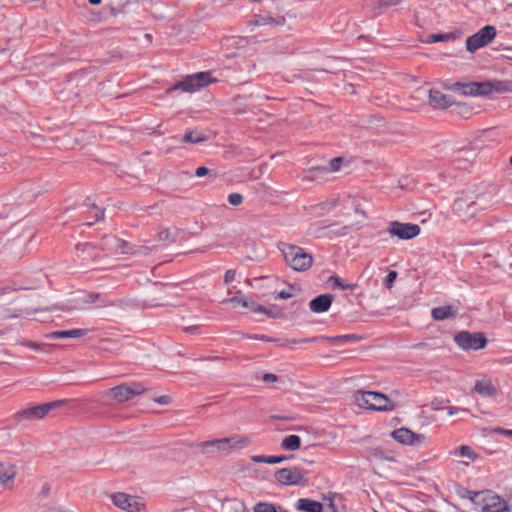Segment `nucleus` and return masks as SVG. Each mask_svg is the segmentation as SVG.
Wrapping results in <instances>:
<instances>
[{"label": "nucleus", "mask_w": 512, "mask_h": 512, "mask_svg": "<svg viewBox=\"0 0 512 512\" xmlns=\"http://www.w3.org/2000/svg\"><path fill=\"white\" fill-rule=\"evenodd\" d=\"M457 311L451 305L435 307L431 311L432 318L436 321L451 319L456 317Z\"/></svg>", "instance_id": "nucleus-24"}, {"label": "nucleus", "mask_w": 512, "mask_h": 512, "mask_svg": "<svg viewBox=\"0 0 512 512\" xmlns=\"http://www.w3.org/2000/svg\"><path fill=\"white\" fill-rule=\"evenodd\" d=\"M289 458L290 457H287V456H268V464L281 463Z\"/></svg>", "instance_id": "nucleus-43"}, {"label": "nucleus", "mask_w": 512, "mask_h": 512, "mask_svg": "<svg viewBox=\"0 0 512 512\" xmlns=\"http://www.w3.org/2000/svg\"><path fill=\"white\" fill-rule=\"evenodd\" d=\"M510 164H511V166H512V156L510 157Z\"/></svg>", "instance_id": "nucleus-60"}, {"label": "nucleus", "mask_w": 512, "mask_h": 512, "mask_svg": "<svg viewBox=\"0 0 512 512\" xmlns=\"http://www.w3.org/2000/svg\"><path fill=\"white\" fill-rule=\"evenodd\" d=\"M82 302L92 305L94 308L116 307L122 304L119 299H111L106 293H89L86 294Z\"/></svg>", "instance_id": "nucleus-15"}, {"label": "nucleus", "mask_w": 512, "mask_h": 512, "mask_svg": "<svg viewBox=\"0 0 512 512\" xmlns=\"http://www.w3.org/2000/svg\"><path fill=\"white\" fill-rule=\"evenodd\" d=\"M155 401L157 403H159V404L166 405V404L169 403L170 397L166 396V395H163V396H160V397L156 398Z\"/></svg>", "instance_id": "nucleus-52"}, {"label": "nucleus", "mask_w": 512, "mask_h": 512, "mask_svg": "<svg viewBox=\"0 0 512 512\" xmlns=\"http://www.w3.org/2000/svg\"><path fill=\"white\" fill-rule=\"evenodd\" d=\"M158 239L164 242H173L174 238L171 236L169 230L165 229L158 233Z\"/></svg>", "instance_id": "nucleus-38"}, {"label": "nucleus", "mask_w": 512, "mask_h": 512, "mask_svg": "<svg viewBox=\"0 0 512 512\" xmlns=\"http://www.w3.org/2000/svg\"><path fill=\"white\" fill-rule=\"evenodd\" d=\"M473 505L478 512H508V503L505 499L491 491H480L473 495Z\"/></svg>", "instance_id": "nucleus-4"}, {"label": "nucleus", "mask_w": 512, "mask_h": 512, "mask_svg": "<svg viewBox=\"0 0 512 512\" xmlns=\"http://www.w3.org/2000/svg\"><path fill=\"white\" fill-rule=\"evenodd\" d=\"M329 281L334 288H339L341 290H354L356 288V284H346L338 276H331Z\"/></svg>", "instance_id": "nucleus-29"}, {"label": "nucleus", "mask_w": 512, "mask_h": 512, "mask_svg": "<svg viewBox=\"0 0 512 512\" xmlns=\"http://www.w3.org/2000/svg\"><path fill=\"white\" fill-rule=\"evenodd\" d=\"M301 447V438L298 435L290 434L283 438L281 448L287 451H296Z\"/></svg>", "instance_id": "nucleus-28"}, {"label": "nucleus", "mask_w": 512, "mask_h": 512, "mask_svg": "<svg viewBox=\"0 0 512 512\" xmlns=\"http://www.w3.org/2000/svg\"><path fill=\"white\" fill-rule=\"evenodd\" d=\"M454 341L462 350H480L487 344L484 333L469 331H460L454 336Z\"/></svg>", "instance_id": "nucleus-8"}, {"label": "nucleus", "mask_w": 512, "mask_h": 512, "mask_svg": "<svg viewBox=\"0 0 512 512\" xmlns=\"http://www.w3.org/2000/svg\"><path fill=\"white\" fill-rule=\"evenodd\" d=\"M250 443L251 439L249 437L235 434L231 437L203 441L199 444V448L205 450L209 445L217 444L218 452L229 454L234 450H240L249 446Z\"/></svg>", "instance_id": "nucleus-5"}, {"label": "nucleus", "mask_w": 512, "mask_h": 512, "mask_svg": "<svg viewBox=\"0 0 512 512\" xmlns=\"http://www.w3.org/2000/svg\"><path fill=\"white\" fill-rule=\"evenodd\" d=\"M333 301L331 294H321L309 302V308L314 313H323L328 311Z\"/></svg>", "instance_id": "nucleus-21"}, {"label": "nucleus", "mask_w": 512, "mask_h": 512, "mask_svg": "<svg viewBox=\"0 0 512 512\" xmlns=\"http://www.w3.org/2000/svg\"><path fill=\"white\" fill-rule=\"evenodd\" d=\"M145 392V387L139 382L121 384L110 389L111 396L118 402H126L136 395Z\"/></svg>", "instance_id": "nucleus-11"}, {"label": "nucleus", "mask_w": 512, "mask_h": 512, "mask_svg": "<svg viewBox=\"0 0 512 512\" xmlns=\"http://www.w3.org/2000/svg\"><path fill=\"white\" fill-rule=\"evenodd\" d=\"M305 478V472L297 467H287L276 471L275 479L281 485H299Z\"/></svg>", "instance_id": "nucleus-13"}, {"label": "nucleus", "mask_w": 512, "mask_h": 512, "mask_svg": "<svg viewBox=\"0 0 512 512\" xmlns=\"http://www.w3.org/2000/svg\"><path fill=\"white\" fill-rule=\"evenodd\" d=\"M314 340H315L314 338H312V339H309V338L287 339L285 344L291 345V344L310 343V342H313Z\"/></svg>", "instance_id": "nucleus-41"}, {"label": "nucleus", "mask_w": 512, "mask_h": 512, "mask_svg": "<svg viewBox=\"0 0 512 512\" xmlns=\"http://www.w3.org/2000/svg\"><path fill=\"white\" fill-rule=\"evenodd\" d=\"M251 460L255 463H267L268 464V456L266 455H253Z\"/></svg>", "instance_id": "nucleus-49"}, {"label": "nucleus", "mask_w": 512, "mask_h": 512, "mask_svg": "<svg viewBox=\"0 0 512 512\" xmlns=\"http://www.w3.org/2000/svg\"><path fill=\"white\" fill-rule=\"evenodd\" d=\"M495 36L496 28L494 26L487 25L467 38L466 48L469 52H474L489 44Z\"/></svg>", "instance_id": "nucleus-9"}, {"label": "nucleus", "mask_w": 512, "mask_h": 512, "mask_svg": "<svg viewBox=\"0 0 512 512\" xmlns=\"http://www.w3.org/2000/svg\"><path fill=\"white\" fill-rule=\"evenodd\" d=\"M18 469L9 462H0V487L11 490L14 487L15 477Z\"/></svg>", "instance_id": "nucleus-17"}, {"label": "nucleus", "mask_w": 512, "mask_h": 512, "mask_svg": "<svg viewBox=\"0 0 512 512\" xmlns=\"http://www.w3.org/2000/svg\"><path fill=\"white\" fill-rule=\"evenodd\" d=\"M51 512H73L67 508L61 507V506H55L51 508Z\"/></svg>", "instance_id": "nucleus-53"}, {"label": "nucleus", "mask_w": 512, "mask_h": 512, "mask_svg": "<svg viewBox=\"0 0 512 512\" xmlns=\"http://www.w3.org/2000/svg\"><path fill=\"white\" fill-rule=\"evenodd\" d=\"M92 208L95 210V220L86 222L85 225L92 226L95 222H98L99 220L103 219L104 217V210L98 208L94 203L91 204Z\"/></svg>", "instance_id": "nucleus-34"}, {"label": "nucleus", "mask_w": 512, "mask_h": 512, "mask_svg": "<svg viewBox=\"0 0 512 512\" xmlns=\"http://www.w3.org/2000/svg\"><path fill=\"white\" fill-rule=\"evenodd\" d=\"M244 337L248 338V339L261 340V341H265V342H276V341H278L275 338H272L270 336L263 335V334H246V335H244Z\"/></svg>", "instance_id": "nucleus-33"}, {"label": "nucleus", "mask_w": 512, "mask_h": 512, "mask_svg": "<svg viewBox=\"0 0 512 512\" xmlns=\"http://www.w3.org/2000/svg\"><path fill=\"white\" fill-rule=\"evenodd\" d=\"M77 256L83 264H88L91 261L97 260L102 257L99 248L93 243H82L76 246Z\"/></svg>", "instance_id": "nucleus-18"}, {"label": "nucleus", "mask_w": 512, "mask_h": 512, "mask_svg": "<svg viewBox=\"0 0 512 512\" xmlns=\"http://www.w3.org/2000/svg\"><path fill=\"white\" fill-rule=\"evenodd\" d=\"M275 23V20L267 15H255L252 24L255 26H264Z\"/></svg>", "instance_id": "nucleus-31"}, {"label": "nucleus", "mask_w": 512, "mask_h": 512, "mask_svg": "<svg viewBox=\"0 0 512 512\" xmlns=\"http://www.w3.org/2000/svg\"><path fill=\"white\" fill-rule=\"evenodd\" d=\"M454 103L451 96L432 88L429 90V104L434 109H446Z\"/></svg>", "instance_id": "nucleus-19"}, {"label": "nucleus", "mask_w": 512, "mask_h": 512, "mask_svg": "<svg viewBox=\"0 0 512 512\" xmlns=\"http://www.w3.org/2000/svg\"><path fill=\"white\" fill-rule=\"evenodd\" d=\"M7 318H14L16 317V315H9V316H6Z\"/></svg>", "instance_id": "nucleus-59"}, {"label": "nucleus", "mask_w": 512, "mask_h": 512, "mask_svg": "<svg viewBox=\"0 0 512 512\" xmlns=\"http://www.w3.org/2000/svg\"><path fill=\"white\" fill-rule=\"evenodd\" d=\"M235 275H236V273H235V271H234V270H232V269L227 270V271L225 272V275H224V282H225L226 284L231 283V282L235 279Z\"/></svg>", "instance_id": "nucleus-46"}, {"label": "nucleus", "mask_w": 512, "mask_h": 512, "mask_svg": "<svg viewBox=\"0 0 512 512\" xmlns=\"http://www.w3.org/2000/svg\"><path fill=\"white\" fill-rule=\"evenodd\" d=\"M341 164H342V158H340V157L333 158V159L329 162V168H330V171H332V172H337V171H339V169H340V167H341Z\"/></svg>", "instance_id": "nucleus-37"}, {"label": "nucleus", "mask_w": 512, "mask_h": 512, "mask_svg": "<svg viewBox=\"0 0 512 512\" xmlns=\"http://www.w3.org/2000/svg\"><path fill=\"white\" fill-rule=\"evenodd\" d=\"M49 491H50V487L47 484L42 486V493L44 495H47L49 493Z\"/></svg>", "instance_id": "nucleus-55"}, {"label": "nucleus", "mask_w": 512, "mask_h": 512, "mask_svg": "<svg viewBox=\"0 0 512 512\" xmlns=\"http://www.w3.org/2000/svg\"><path fill=\"white\" fill-rule=\"evenodd\" d=\"M460 36L461 33L459 31L431 34L428 36L426 43L449 42L459 38Z\"/></svg>", "instance_id": "nucleus-27"}, {"label": "nucleus", "mask_w": 512, "mask_h": 512, "mask_svg": "<svg viewBox=\"0 0 512 512\" xmlns=\"http://www.w3.org/2000/svg\"><path fill=\"white\" fill-rule=\"evenodd\" d=\"M65 403L64 400H55L33 407H29L22 411H18L13 415L15 421L20 422L22 420L34 421L45 418L52 410L61 407Z\"/></svg>", "instance_id": "nucleus-7"}, {"label": "nucleus", "mask_w": 512, "mask_h": 512, "mask_svg": "<svg viewBox=\"0 0 512 512\" xmlns=\"http://www.w3.org/2000/svg\"><path fill=\"white\" fill-rule=\"evenodd\" d=\"M337 202H338V199H336V198L330 199V200H328V201H326V202L321 204L322 205V209L330 211L334 206H336Z\"/></svg>", "instance_id": "nucleus-45"}, {"label": "nucleus", "mask_w": 512, "mask_h": 512, "mask_svg": "<svg viewBox=\"0 0 512 512\" xmlns=\"http://www.w3.org/2000/svg\"><path fill=\"white\" fill-rule=\"evenodd\" d=\"M295 507L298 511L303 512H323L321 502L309 498H300L297 500Z\"/></svg>", "instance_id": "nucleus-23"}, {"label": "nucleus", "mask_w": 512, "mask_h": 512, "mask_svg": "<svg viewBox=\"0 0 512 512\" xmlns=\"http://www.w3.org/2000/svg\"><path fill=\"white\" fill-rule=\"evenodd\" d=\"M281 251L284 256L285 262L294 271H307L313 265L312 255L306 252L302 247L290 244H283Z\"/></svg>", "instance_id": "nucleus-2"}, {"label": "nucleus", "mask_w": 512, "mask_h": 512, "mask_svg": "<svg viewBox=\"0 0 512 512\" xmlns=\"http://www.w3.org/2000/svg\"><path fill=\"white\" fill-rule=\"evenodd\" d=\"M231 303L239 304L245 308L250 309L252 312L255 313H263L268 316H273L272 312L267 310L264 306L257 304L256 302L249 300L244 297H232L228 300Z\"/></svg>", "instance_id": "nucleus-22"}, {"label": "nucleus", "mask_w": 512, "mask_h": 512, "mask_svg": "<svg viewBox=\"0 0 512 512\" xmlns=\"http://www.w3.org/2000/svg\"><path fill=\"white\" fill-rule=\"evenodd\" d=\"M510 251H511V253H512V245H511V247H510Z\"/></svg>", "instance_id": "nucleus-61"}, {"label": "nucleus", "mask_w": 512, "mask_h": 512, "mask_svg": "<svg viewBox=\"0 0 512 512\" xmlns=\"http://www.w3.org/2000/svg\"><path fill=\"white\" fill-rule=\"evenodd\" d=\"M400 2L401 0H378V6L388 8L398 5Z\"/></svg>", "instance_id": "nucleus-40"}, {"label": "nucleus", "mask_w": 512, "mask_h": 512, "mask_svg": "<svg viewBox=\"0 0 512 512\" xmlns=\"http://www.w3.org/2000/svg\"><path fill=\"white\" fill-rule=\"evenodd\" d=\"M487 208L486 202L475 191H462L455 198L452 210L462 221H469Z\"/></svg>", "instance_id": "nucleus-1"}, {"label": "nucleus", "mask_w": 512, "mask_h": 512, "mask_svg": "<svg viewBox=\"0 0 512 512\" xmlns=\"http://www.w3.org/2000/svg\"><path fill=\"white\" fill-rule=\"evenodd\" d=\"M207 139L206 136H204L203 134H199V133H194L192 131L190 132H187L184 137H183V141L184 142H187V143H193V144H196V143H200V142H203Z\"/></svg>", "instance_id": "nucleus-30"}, {"label": "nucleus", "mask_w": 512, "mask_h": 512, "mask_svg": "<svg viewBox=\"0 0 512 512\" xmlns=\"http://www.w3.org/2000/svg\"><path fill=\"white\" fill-rule=\"evenodd\" d=\"M253 511L254 512H277L276 507L273 504L267 503V502L257 503L254 506Z\"/></svg>", "instance_id": "nucleus-32"}, {"label": "nucleus", "mask_w": 512, "mask_h": 512, "mask_svg": "<svg viewBox=\"0 0 512 512\" xmlns=\"http://www.w3.org/2000/svg\"><path fill=\"white\" fill-rule=\"evenodd\" d=\"M391 435L395 441L405 445H412L417 441L419 442L420 438H423V436L415 434L407 428L396 429Z\"/></svg>", "instance_id": "nucleus-20"}, {"label": "nucleus", "mask_w": 512, "mask_h": 512, "mask_svg": "<svg viewBox=\"0 0 512 512\" xmlns=\"http://www.w3.org/2000/svg\"><path fill=\"white\" fill-rule=\"evenodd\" d=\"M208 447H214L217 450V444L209 445Z\"/></svg>", "instance_id": "nucleus-58"}, {"label": "nucleus", "mask_w": 512, "mask_h": 512, "mask_svg": "<svg viewBox=\"0 0 512 512\" xmlns=\"http://www.w3.org/2000/svg\"><path fill=\"white\" fill-rule=\"evenodd\" d=\"M500 85V82H471L462 85V92L468 96H487L493 91H500Z\"/></svg>", "instance_id": "nucleus-12"}, {"label": "nucleus", "mask_w": 512, "mask_h": 512, "mask_svg": "<svg viewBox=\"0 0 512 512\" xmlns=\"http://www.w3.org/2000/svg\"><path fill=\"white\" fill-rule=\"evenodd\" d=\"M185 331L190 334H197L200 332V327L196 325L188 326L185 328Z\"/></svg>", "instance_id": "nucleus-51"}, {"label": "nucleus", "mask_w": 512, "mask_h": 512, "mask_svg": "<svg viewBox=\"0 0 512 512\" xmlns=\"http://www.w3.org/2000/svg\"><path fill=\"white\" fill-rule=\"evenodd\" d=\"M88 333L87 329H71V330H58L53 331L47 335L49 339H58V338H80L85 336Z\"/></svg>", "instance_id": "nucleus-26"}, {"label": "nucleus", "mask_w": 512, "mask_h": 512, "mask_svg": "<svg viewBox=\"0 0 512 512\" xmlns=\"http://www.w3.org/2000/svg\"><path fill=\"white\" fill-rule=\"evenodd\" d=\"M127 246L128 243L126 241L115 236L108 235L102 239L99 250L101 253L105 254H123L126 253Z\"/></svg>", "instance_id": "nucleus-16"}, {"label": "nucleus", "mask_w": 512, "mask_h": 512, "mask_svg": "<svg viewBox=\"0 0 512 512\" xmlns=\"http://www.w3.org/2000/svg\"><path fill=\"white\" fill-rule=\"evenodd\" d=\"M397 275H398L397 271H395V270H391L388 272V274L384 280V285L386 288L390 289L393 286V283H394L395 279L397 278Z\"/></svg>", "instance_id": "nucleus-35"}, {"label": "nucleus", "mask_w": 512, "mask_h": 512, "mask_svg": "<svg viewBox=\"0 0 512 512\" xmlns=\"http://www.w3.org/2000/svg\"><path fill=\"white\" fill-rule=\"evenodd\" d=\"M474 391L484 397L494 396L497 393V389L489 379L477 380L474 385Z\"/></svg>", "instance_id": "nucleus-25"}, {"label": "nucleus", "mask_w": 512, "mask_h": 512, "mask_svg": "<svg viewBox=\"0 0 512 512\" xmlns=\"http://www.w3.org/2000/svg\"><path fill=\"white\" fill-rule=\"evenodd\" d=\"M228 202L232 206H238L243 202V196L240 193H231L228 195Z\"/></svg>", "instance_id": "nucleus-36"}, {"label": "nucleus", "mask_w": 512, "mask_h": 512, "mask_svg": "<svg viewBox=\"0 0 512 512\" xmlns=\"http://www.w3.org/2000/svg\"><path fill=\"white\" fill-rule=\"evenodd\" d=\"M494 433L500 434V435H503V436H506V437H509L510 439H512V429H505V428L498 427V428L494 429Z\"/></svg>", "instance_id": "nucleus-44"}, {"label": "nucleus", "mask_w": 512, "mask_h": 512, "mask_svg": "<svg viewBox=\"0 0 512 512\" xmlns=\"http://www.w3.org/2000/svg\"><path fill=\"white\" fill-rule=\"evenodd\" d=\"M293 288L290 286L288 290H281L278 292L277 297L280 299H289L293 296V293L291 292Z\"/></svg>", "instance_id": "nucleus-47"}, {"label": "nucleus", "mask_w": 512, "mask_h": 512, "mask_svg": "<svg viewBox=\"0 0 512 512\" xmlns=\"http://www.w3.org/2000/svg\"><path fill=\"white\" fill-rule=\"evenodd\" d=\"M91 5H98L101 3V0H88Z\"/></svg>", "instance_id": "nucleus-57"}, {"label": "nucleus", "mask_w": 512, "mask_h": 512, "mask_svg": "<svg viewBox=\"0 0 512 512\" xmlns=\"http://www.w3.org/2000/svg\"><path fill=\"white\" fill-rule=\"evenodd\" d=\"M262 380L265 383H271V382H276L278 380V377H277V375L272 374V373H265L262 376Z\"/></svg>", "instance_id": "nucleus-48"}, {"label": "nucleus", "mask_w": 512, "mask_h": 512, "mask_svg": "<svg viewBox=\"0 0 512 512\" xmlns=\"http://www.w3.org/2000/svg\"><path fill=\"white\" fill-rule=\"evenodd\" d=\"M355 401L361 408L376 411H392L395 407L393 401L386 395L375 391H357Z\"/></svg>", "instance_id": "nucleus-3"}, {"label": "nucleus", "mask_w": 512, "mask_h": 512, "mask_svg": "<svg viewBox=\"0 0 512 512\" xmlns=\"http://www.w3.org/2000/svg\"><path fill=\"white\" fill-rule=\"evenodd\" d=\"M110 498L113 504L122 510L128 512H140L142 509V504L138 501V498L126 493L117 492L111 494Z\"/></svg>", "instance_id": "nucleus-14"}, {"label": "nucleus", "mask_w": 512, "mask_h": 512, "mask_svg": "<svg viewBox=\"0 0 512 512\" xmlns=\"http://www.w3.org/2000/svg\"><path fill=\"white\" fill-rule=\"evenodd\" d=\"M208 172H209V169H208V168H206V167H204V166H200V167H198V168L196 169V171H195V175H196L197 177H203V176L207 175V174H208Z\"/></svg>", "instance_id": "nucleus-50"}, {"label": "nucleus", "mask_w": 512, "mask_h": 512, "mask_svg": "<svg viewBox=\"0 0 512 512\" xmlns=\"http://www.w3.org/2000/svg\"><path fill=\"white\" fill-rule=\"evenodd\" d=\"M214 81H216V79L212 78L210 72H198L187 75L169 88L168 91L181 90L182 92L193 93Z\"/></svg>", "instance_id": "nucleus-6"}, {"label": "nucleus", "mask_w": 512, "mask_h": 512, "mask_svg": "<svg viewBox=\"0 0 512 512\" xmlns=\"http://www.w3.org/2000/svg\"><path fill=\"white\" fill-rule=\"evenodd\" d=\"M458 408L457 407H450L449 410H448V413L449 415H454L458 412Z\"/></svg>", "instance_id": "nucleus-56"}, {"label": "nucleus", "mask_w": 512, "mask_h": 512, "mask_svg": "<svg viewBox=\"0 0 512 512\" xmlns=\"http://www.w3.org/2000/svg\"><path fill=\"white\" fill-rule=\"evenodd\" d=\"M480 492H474V491H470V490H467V489H462L461 492H459V495L462 497V498H467L469 499L472 503H473V495L474 494H479Z\"/></svg>", "instance_id": "nucleus-42"}, {"label": "nucleus", "mask_w": 512, "mask_h": 512, "mask_svg": "<svg viewBox=\"0 0 512 512\" xmlns=\"http://www.w3.org/2000/svg\"><path fill=\"white\" fill-rule=\"evenodd\" d=\"M348 230H349V227L344 226V227L341 228V232L338 235L344 236V235H346L348 233Z\"/></svg>", "instance_id": "nucleus-54"}, {"label": "nucleus", "mask_w": 512, "mask_h": 512, "mask_svg": "<svg viewBox=\"0 0 512 512\" xmlns=\"http://www.w3.org/2000/svg\"><path fill=\"white\" fill-rule=\"evenodd\" d=\"M388 233L400 240H410L420 234V227L417 224L392 221L387 226Z\"/></svg>", "instance_id": "nucleus-10"}, {"label": "nucleus", "mask_w": 512, "mask_h": 512, "mask_svg": "<svg viewBox=\"0 0 512 512\" xmlns=\"http://www.w3.org/2000/svg\"><path fill=\"white\" fill-rule=\"evenodd\" d=\"M460 455L467 458H473L474 452L470 446L462 445L460 447Z\"/></svg>", "instance_id": "nucleus-39"}]
</instances>
